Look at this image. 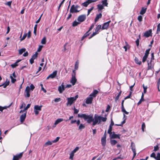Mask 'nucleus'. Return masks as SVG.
Wrapping results in <instances>:
<instances>
[{"mask_svg": "<svg viewBox=\"0 0 160 160\" xmlns=\"http://www.w3.org/2000/svg\"><path fill=\"white\" fill-rule=\"evenodd\" d=\"M74 155V153L72 152L70 154L69 159H72Z\"/></svg>", "mask_w": 160, "mask_h": 160, "instance_id": "09e8293b", "label": "nucleus"}, {"mask_svg": "<svg viewBox=\"0 0 160 160\" xmlns=\"http://www.w3.org/2000/svg\"><path fill=\"white\" fill-rule=\"evenodd\" d=\"M102 17V14L101 13L97 15L96 17L94 19V21L95 22H97L99 19L101 18Z\"/></svg>", "mask_w": 160, "mask_h": 160, "instance_id": "aec40b11", "label": "nucleus"}, {"mask_svg": "<svg viewBox=\"0 0 160 160\" xmlns=\"http://www.w3.org/2000/svg\"><path fill=\"white\" fill-rule=\"evenodd\" d=\"M146 10L147 8H144L143 7L142 8L140 13L141 14L143 15L146 12Z\"/></svg>", "mask_w": 160, "mask_h": 160, "instance_id": "a878e982", "label": "nucleus"}, {"mask_svg": "<svg viewBox=\"0 0 160 160\" xmlns=\"http://www.w3.org/2000/svg\"><path fill=\"white\" fill-rule=\"evenodd\" d=\"M27 33L28 38H29L31 36V32L30 30Z\"/></svg>", "mask_w": 160, "mask_h": 160, "instance_id": "338daca9", "label": "nucleus"}, {"mask_svg": "<svg viewBox=\"0 0 160 160\" xmlns=\"http://www.w3.org/2000/svg\"><path fill=\"white\" fill-rule=\"evenodd\" d=\"M98 91L97 90H94L93 92L90 94L89 96L93 97H96L97 94L98 93Z\"/></svg>", "mask_w": 160, "mask_h": 160, "instance_id": "dca6fc26", "label": "nucleus"}, {"mask_svg": "<svg viewBox=\"0 0 160 160\" xmlns=\"http://www.w3.org/2000/svg\"><path fill=\"white\" fill-rule=\"evenodd\" d=\"M121 155H120L119 156L116 157V158H113V159H115V160H117L118 159H122L123 158V156L121 157Z\"/></svg>", "mask_w": 160, "mask_h": 160, "instance_id": "e2e57ef3", "label": "nucleus"}, {"mask_svg": "<svg viewBox=\"0 0 160 160\" xmlns=\"http://www.w3.org/2000/svg\"><path fill=\"white\" fill-rule=\"evenodd\" d=\"M30 90L29 88V86H27L26 88L25 92L26 94H24V96L26 98H29L30 96Z\"/></svg>", "mask_w": 160, "mask_h": 160, "instance_id": "0eeeda50", "label": "nucleus"}, {"mask_svg": "<svg viewBox=\"0 0 160 160\" xmlns=\"http://www.w3.org/2000/svg\"><path fill=\"white\" fill-rule=\"evenodd\" d=\"M156 159L157 160H160V153H158L157 154V156L156 157Z\"/></svg>", "mask_w": 160, "mask_h": 160, "instance_id": "6e6d98bb", "label": "nucleus"}, {"mask_svg": "<svg viewBox=\"0 0 160 160\" xmlns=\"http://www.w3.org/2000/svg\"><path fill=\"white\" fill-rule=\"evenodd\" d=\"M89 32L88 31L84 34V35L82 37L81 40H82L84 38L88 37L90 34Z\"/></svg>", "mask_w": 160, "mask_h": 160, "instance_id": "bb28decb", "label": "nucleus"}, {"mask_svg": "<svg viewBox=\"0 0 160 160\" xmlns=\"http://www.w3.org/2000/svg\"><path fill=\"white\" fill-rule=\"evenodd\" d=\"M81 10V9L79 10H78L77 8H76L75 5H73L71 6L70 12V13H77L79 12Z\"/></svg>", "mask_w": 160, "mask_h": 160, "instance_id": "423d86ee", "label": "nucleus"}, {"mask_svg": "<svg viewBox=\"0 0 160 160\" xmlns=\"http://www.w3.org/2000/svg\"><path fill=\"white\" fill-rule=\"evenodd\" d=\"M159 149L158 144L154 147V151H156L158 150Z\"/></svg>", "mask_w": 160, "mask_h": 160, "instance_id": "0e129e2a", "label": "nucleus"}, {"mask_svg": "<svg viewBox=\"0 0 160 160\" xmlns=\"http://www.w3.org/2000/svg\"><path fill=\"white\" fill-rule=\"evenodd\" d=\"M111 22L110 20L109 21L107 22L104 23L101 28L102 30L107 29L109 26V23Z\"/></svg>", "mask_w": 160, "mask_h": 160, "instance_id": "9d476101", "label": "nucleus"}, {"mask_svg": "<svg viewBox=\"0 0 160 160\" xmlns=\"http://www.w3.org/2000/svg\"><path fill=\"white\" fill-rule=\"evenodd\" d=\"M80 23V22H77L76 21H74L72 24V26L73 27H75L77 25H78V24H79Z\"/></svg>", "mask_w": 160, "mask_h": 160, "instance_id": "f704fd0d", "label": "nucleus"}, {"mask_svg": "<svg viewBox=\"0 0 160 160\" xmlns=\"http://www.w3.org/2000/svg\"><path fill=\"white\" fill-rule=\"evenodd\" d=\"M97 32L95 31V32H93L92 34L91 35L90 37H89V39H90L92 38V37L95 36L98 33H97Z\"/></svg>", "mask_w": 160, "mask_h": 160, "instance_id": "5fc2aeb1", "label": "nucleus"}, {"mask_svg": "<svg viewBox=\"0 0 160 160\" xmlns=\"http://www.w3.org/2000/svg\"><path fill=\"white\" fill-rule=\"evenodd\" d=\"M35 88V87L32 84H31L30 87H29V88L32 91Z\"/></svg>", "mask_w": 160, "mask_h": 160, "instance_id": "de8ad7c7", "label": "nucleus"}, {"mask_svg": "<svg viewBox=\"0 0 160 160\" xmlns=\"http://www.w3.org/2000/svg\"><path fill=\"white\" fill-rule=\"evenodd\" d=\"M135 62L136 63L139 65H141V62L136 57L135 58Z\"/></svg>", "mask_w": 160, "mask_h": 160, "instance_id": "7c9ffc66", "label": "nucleus"}, {"mask_svg": "<svg viewBox=\"0 0 160 160\" xmlns=\"http://www.w3.org/2000/svg\"><path fill=\"white\" fill-rule=\"evenodd\" d=\"M98 121L99 124H101L102 122H105L107 120V118L106 117H103L101 115H98Z\"/></svg>", "mask_w": 160, "mask_h": 160, "instance_id": "6e6552de", "label": "nucleus"}, {"mask_svg": "<svg viewBox=\"0 0 160 160\" xmlns=\"http://www.w3.org/2000/svg\"><path fill=\"white\" fill-rule=\"evenodd\" d=\"M142 18L141 15H139L138 17V20L139 22H141L142 21Z\"/></svg>", "mask_w": 160, "mask_h": 160, "instance_id": "4d7b16f0", "label": "nucleus"}, {"mask_svg": "<svg viewBox=\"0 0 160 160\" xmlns=\"http://www.w3.org/2000/svg\"><path fill=\"white\" fill-rule=\"evenodd\" d=\"M12 102H11L10 104L8 106H5L4 107H2V108L3 109V110L4 109H7L8 108H9L10 106H11L12 105Z\"/></svg>", "mask_w": 160, "mask_h": 160, "instance_id": "a18cd8bd", "label": "nucleus"}, {"mask_svg": "<svg viewBox=\"0 0 160 160\" xmlns=\"http://www.w3.org/2000/svg\"><path fill=\"white\" fill-rule=\"evenodd\" d=\"M27 112L22 114L20 117V121L21 123H23L25 121L26 117Z\"/></svg>", "mask_w": 160, "mask_h": 160, "instance_id": "ddd939ff", "label": "nucleus"}, {"mask_svg": "<svg viewBox=\"0 0 160 160\" xmlns=\"http://www.w3.org/2000/svg\"><path fill=\"white\" fill-rule=\"evenodd\" d=\"M12 3V1H8V2H7L6 3H5V4L6 5H8V6H9V7H10L11 6Z\"/></svg>", "mask_w": 160, "mask_h": 160, "instance_id": "864d4df0", "label": "nucleus"}, {"mask_svg": "<svg viewBox=\"0 0 160 160\" xmlns=\"http://www.w3.org/2000/svg\"><path fill=\"white\" fill-rule=\"evenodd\" d=\"M93 98L89 96V97H88L86 101V103L87 104H90L92 103L93 100Z\"/></svg>", "mask_w": 160, "mask_h": 160, "instance_id": "4468645a", "label": "nucleus"}, {"mask_svg": "<svg viewBox=\"0 0 160 160\" xmlns=\"http://www.w3.org/2000/svg\"><path fill=\"white\" fill-rule=\"evenodd\" d=\"M78 95H77L74 97H72L70 98H68V102L67 103V105L68 106L69 105H71L73 103L74 101H75L78 98Z\"/></svg>", "mask_w": 160, "mask_h": 160, "instance_id": "f03ea898", "label": "nucleus"}, {"mask_svg": "<svg viewBox=\"0 0 160 160\" xmlns=\"http://www.w3.org/2000/svg\"><path fill=\"white\" fill-rule=\"evenodd\" d=\"M79 148L78 147H77L76 148L72 151V152L74 153H75L78 150Z\"/></svg>", "mask_w": 160, "mask_h": 160, "instance_id": "13d9d810", "label": "nucleus"}, {"mask_svg": "<svg viewBox=\"0 0 160 160\" xmlns=\"http://www.w3.org/2000/svg\"><path fill=\"white\" fill-rule=\"evenodd\" d=\"M102 4L104 7H107L108 4L107 0H102L101 2Z\"/></svg>", "mask_w": 160, "mask_h": 160, "instance_id": "412c9836", "label": "nucleus"}, {"mask_svg": "<svg viewBox=\"0 0 160 160\" xmlns=\"http://www.w3.org/2000/svg\"><path fill=\"white\" fill-rule=\"evenodd\" d=\"M26 49L25 48H22L19 50V54L20 55L22 54L23 52H24Z\"/></svg>", "mask_w": 160, "mask_h": 160, "instance_id": "cd10ccee", "label": "nucleus"}, {"mask_svg": "<svg viewBox=\"0 0 160 160\" xmlns=\"http://www.w3.org/2000/svg\"><path fill=\"white\" fill-rule=\"evenodd\" d=\"M101 28V25H99L95 29V31L98 32Z\"/></svg>", "mask_w": 160, "mask_h": 160, "instance_id": "c03bdc74", "label": "nucleus"}, {"mask_svg": "<svg viewBox=\"0 0 160 160\" xmlns=\"http://www.w3.org/2000/svg\"><path fill=\"white\" fill-rule=\"evenodd\" d=\"M31 104H28L27 105L26 107L24 108L23 110H21L19 112L20 113L25 112L27 110L28 108H29Z\"/></svg>", "mask_w": 160, "mask_h": 160, "instance_id": "6ab92c4d", "label": "nucleus"}, {"mask_svg": "<svg viewBox=\"0 0 160 160\" xmlns=\"http://www.w3.org/2000/svg\"><path fill=\"white\" fill-rule=\"evenodd\" d=\"M150 50V48H149L147 50L145 51V53L144 55H146V56H148V54L149 53V51Z\"/></svg>", "mask_w": 160, "mask_h": 160, "instance_id": "49530a36", "label": "nucleus"}, {"mask_svg": "<svg viewBox=\"0 0 160 160\" xmlns=\"http://www.w3.org/2000/svg\"><path fill=\"white\" fill-rule=\"evenodd\" d=\"M148 56H146V55H144V56L143 57L142 60V62H144L146 61V60L148 58Z\"/></svg>", "mask_w": 160, "mask_h": 160, "instance_id": "603ef678", "label": "nucleus"}, {"mask_svg": "<svg viewBox=\"0 0 160 160\" xmlns=\"http://www.w3.org/2000/svg\"><path fill=\"white\" fill-rule=\"evenodd\" d=\"M42 106H39L38 105L34 106V111L36 115H37L39 113V111L41 110V108Z\"/></svg>", "mask_w": 160, "mask_h": 160, "instance_id": "20e7f679", "label": "nucleus"}, {"mask_svg": "<svg viewBox=\"0 0 160 160\" xmlns=\"http://www.w3.org/2000/svg\"><path fill=\"white\" fill-rule=\"evenodd\" d=\"M112 127H111V126H109V128L108 131V133L109 134V135H111L112 134Z\"/></svg>", "mask_w": 160, "mask_h": 160, "instance_id": "c9c22d12", "label": "nucleus"}, {"mask_svg": "<svg viewBox=\"0 0 160 160\" xmlns=\"http://www.w3.org/2000/svg\"><path fill=\"white\" fill-rule=\"evenodd\" d=\"M93 115L90 114L89 115H87L85 114H78V117L82 118L84 120L86 121L88 123H90L92 122V125L95 126L96 124H99L98 115L95 114L94 116V119L93 118Z\"/></svg>", "mask_w": 160, "mask_h": 160, "instance_id": "f257e3e1", "label": "nucleus"}, {"mask_svg": "<svg viewBox=\"0 0 160 160\" xmlns=\"http://www.w3.org/2000/svg\"><path fill=\"white\" fill-rule=\"evenodd\" d=\"M120 134H115L114 132H113L112 134L110 135V137L111 139V138H118L120 139Z\"/></svg>", "mask_w": 160, "mask_h": 160, "instance_id": "1a4fd4ad", "label": "nucleus"}, {"mask_svg": "<svg viewBox=\"0 0 160 160\" xmlns=\"http://www.w3.org/2000/svg\"><path fill=\"white\" fill-rule=\"evenodd\" d=\"M73 110H74V114L78 113L79 111V110H78V109H76L75 108H73Z\"/></svg>", "mask_w": 160, "mask_h": 160, "instance_id": "052dcab7", "label": "nucleus"}, {"mask_svg": "<svg viewBox=\"0 0 160 160\" xmlns=\"http://www.w3.org/2000/svg\"><path fill=\"white\" fill-rule=\"evenodd\" d=\"M11 80V82L12 83H14L16 81V80L15 78H13L12 76L11 75L10 77Z\"/></svg>", "mask_w": 160, "mask_h": 160, "instance_id": "4c0bfd02", "label": "nucleus"}, {"mask_svg": "<svg viewBox=\"0 0 160 160\" xmlns=\"http://www.w3.org/2000/svg\"><path fill=\"white\" fill-rule=\"evenodd\" d=\"M60 138L59 137H57L56 139L54 140L51 141V145L52 144V143H55L57 142L59 140Z\"/></svg>", "mask_w": 160, "mask_h": 160, "instance_id": "58836bf2", "label": "nucleus"}, {"mask_svg": "<svg viewBox=\"0 0 160 160\" xmlns=\"http://www.w3.org/2000/svg\"><path fill=\"white\" fill-rule=\"evenodd\" d=\"M85 127L84 125L82 124H80L79 127L78 129L79 130H82V129H84L85 128Z\"/></svg>", "mask_w": 160, "mask_h": 160, "instance_id": "79ce46f5", "label": "nucleus"}, {"mask_svg": "<svg viewBox=\"0 0 160 160\" xmlns=\"http://www.w3.org/2000/svg\"><path fill=\"white\" fill-rule=\"evenodd\" d=\"M27 36V33H25L24 35H23L20 41H22L24 40L25 38H26V36Z\"/></svg>", "mask_w": 160, "mask_h": 160, "instance_id": "3c124183", "label": "nucleus"}, {"mask_svg": "<svg viewBox=\"0 0 160 160\" xmlns=\"http://www.w3.org/2000/svg\"><path fill=\"white\" fill-rule=\"evenodd\" d=\"M110 142L111 143V144L112 146H114L117 143V141H116L115 140H111L110 141Z\"/></svg>", "mask_w": 160, "mask_h": 160, "instance_id": "c85d7f7f", "label": "nucleus"}, {"mask_svg": "<svg viewBox=\"0 0 160 160\" xmlns=\"http://www.w3.org/2000/svg\"><path fill=\"white\" fill-rule=\"evenodd\" d=\"M8 81V79H6V80L5 82L3 84H4L3 85V88H6V87L8 86L10 83V82L9 81Z\"/></svg>", "mask_w": 160, "mask_h": 160, "instance_id": "393cba45", "label": "nucleus"}, {"mask_svg": "<svg viewBox=\"0 0 160 160\" xmlns=\"http://www.w3.org/2000/svg\"><path fill=\"white\" fill-rule=\"evenodd\" d=\"M122 111L124 113V114H128L129 112L126 111L124 108V107H121Z\"/></svg>", "mask_w": 160, "mask_h": 160, "instance_id": "e433bc0d", "label": "nucleus"}, {"mask_svg": "<svg viewBox=\"0 0 160 160\" xmlns=\"http://www.w3.org/2000/svg\"><path fill=\"white\" fill-rule=\"evenodd\" d=\"M76 72L75 70L72 71V78L71 81V83L73 85L75 84L76 81L77 79L75 77Z\"/></svg>", "mask_w": 160, "mask_h": 160, "instance_id": "7ed1b4c3", "label": "nucleus"}, {"mask_svg": "<svg viewBox=\"0 0 160 160\" xmlns=\"http://www.w3.org/2000/svg\"><path fill=\"white\" fill-rule=\"evenodd\" d=\"M79 65V62L78 60L76 61L74 66V68L76 70H77L78 68Z\"/></svg>", "mask_w": 160, "mask_h": 160, "instance_id": "72a5a7b5", "label": "nucleus"}, {"mask_svg": "<svg viewBox=\"0 0 160 160\" xmlns=\"http://www.w3.org/2000/svg\"><path fill=\"white\" fill-rule=\"evenodd\" d=\"M97 6L98 11H101L104 8V6L102 4H99L97 5Z\"/></svg>", "mask_w": 160, "mask_h": 160, "instance_id": "5701e85b", "label": "nucleus"}, {"mask_svg": "<svg viewBox=\"0 0 160 160\" xmlns=\"http://www.w3.org/2000/svg\"><path fill=\"white\" fill-rule=\"evenodd\" d=\"M25 104L24 102H22L20 107V109H21L23 108L24 106H25Z\"/></svg>", "mask_w": 160, "mask_h": 160, "instance_id": "69168bd1", "label": "nucleus"}, {"mask_svg": "<svg viewBox=\"0 0 160 160\" xmlns=\"http://www.w3.org/2000/svg\"><path fill=\"white\" fill-rule=\"evenodd\" d=\"M93 7H91L90 9L88 10V15L90 13V12H91V11L93 9Z\"/></svg>", "mask_w": 160, "mask_h": 160, "instance_id": "774afa93", "label": "nucleus"}, {"mask_svg": "<svg viewBox=\"0 0 160 160\" xmlns=\"http://www.w3.org/2000/svg\"><path fill=\"white\" fill-rule=\"evenodd\" d=\"M144 101V94L143 93H142V95L141 96V99L139 100L138 102V105H139L142 102Z\"/></svg>", "mask_w": 160, "mask_h": 160, "instance_id": "4be33fe9", "label": "nucleus"}, {"mask_svg": "<svg viewBox=\"0 0 160 160\" xmlns=\"http://www.w3.org/2000/svg\"><path fill=\"white\" fill-rule=\"evenodd\" d=\"M41 43L43 44H45L46 43V38L45 37H43Z\"/></svg>", "mask_w": 160, "mask_h": 160, "instance_id": "a19ab883", "label": "nucleus"}, {"mask_svg": "<svg viewBox=\"0 0 160 160\" xmlns=\"http://www.w3.org/2000/svg\"><path fill=\"white\" fill-rule=\"evenodd\" d=\"M152 30L151 29H150L148 31H146L144 32L143 36L146 38H148L150 36H152Z\"/></svg>", "mask_w": 160, "mask_h": 160, "instance_id": "f8f14e48", "label": "nucleus"}, {"mask_svg": "<svg viewBox=\"0 0 160 160\" xmlns=\"http://www.w3.org/2000/svg\"><path fill=\"white\" fill-rule=\"evenodd\" d=\"M38 53L37 52H36L35 54H33L32 57V58L33 59H35L37 57H38Z\"/></svg>", "mask_w": 160, "mask_h": 160, "instance_id": "ea45409f", "label": "nucleus"}, {"mask_svg": "<svg viewBox=\"0 0 160 160\" xmlns=\"http://www.w3.org/2000/svg\"><path fill=\"white\" fill-rule=\"evenodd\" d=\"M160 32V23H159L157 26V33H159Z\"/></svg>", "mask_w": 160, "mask_h": 160, "instance_id": "37998d69", "label": "nucleus"}, {"mask_svg": "<svg viewBox=\"0 0 160 160\" xmlns=\"http://www.w3.org/2000/svg\"><path fill=\"white\" fill-rule=\"evenodd\" d=\"M21 61V59H19L17 60L16 62H14L13 64H12L11 65V67L12 68H14L16 67L18 65V63L19 62Z\"/></svg>", "mask_w": 160, "mask_h": 160, "instance_id": "a211bd4d", "label": "nucleus"}, {"mask_svg": "<svg viewBox=\"0 0 160 160\" xmlns=\"http://www.w3.org/2000/svg\"><path fill=\"white\" fill-rule=\"evenodd\" d=\"M101 143L103 147L105 146L106 145V139L102 138L101 139Z\"/></svg>", "mask_w": 160, "mask_h": 160, "instance_id": "b1692460", "label": "nucleus"}, {"mask_svg": "<svg viewBox=\"0 0 160 160\" xmlns=\"http://www.w3.org/2000/svg\"><path fill=\"white\" fill-rule=\"evenodd\" d=\"M57 71L55 70L51 74V78H54L57 77L58 78V77L57 76Z\"/></svg>", "mask_w": 160, "mask_h": 160, "instance_id": "f3484780", "label": "nucleus"}, {"mask_svg": "<svg viewBox=\"0 0 160 160\" xmlns=\"http://www.w3.org/2000/svg\"><path fill=\"white\" fill-rule=\"evenodd\" d=\"M23 152H21L19 154H17L14 155L12 160H19L22 157Z\"/></svg>", "mask_w": 160, "mask_h": 160, "instance_id": "39448f33", "label": "nucleus"}, {"mask_svg": "<svg viewBox=\"0 0 160 160\" xmlns=\"http://www.w3.org/2000/svg\"><path fill=\"white\" fill-rule=\"evenodd\" d=\"M131 147L132 151H136L134 143L132 142L131 143Z\"/></svg>", "mask_w": 160, "mask_h": 160, "instance_id": "c756f323", "label": "nucleus"}, {"mask_svg": "<svg viewBox=\"0 0 160 160\" xmlns=\"http://www.w3.org/2000/svg\"><path fill=\"white\" fill-rule=\"evenodd\" d=\"M143 88V92L145 93L147 92V86H145L144 84L142 85Z\"/></svg>", "mask_w": 160, "mask_h": 160, "instance_id": "8fccbe9b", "label": "nucleus"}, {"mask_svg": "<svg viewBox=\"0 0 160 160\" xmlns=\"http://www.w3.org/2000/svg\"><path fill=\"white\" fill-rule=\"evenodd\" d=\"M91 2H90L89 1H88V0L87 1L83 3L82 4L84 6L87 7L88 6V5Z\"/></svg>", "mask_w": 160, "mask_h": 160, "instance_id": "473e14b6", "label": "nucleus"}, {"mask_svg": "<svg viewBox=\"0 0 160 160\" xmlns=\"http://www.w3.org/2000/svg\"><path fill=\"white\" fill-rule=\"evenodd\" d=\"M145 128V125L144 122H143L142 125V131L144 132V129Z\"/></svg>", "mask_w": 160, "mask_h": 160, "instance_id": "bf43d9fd", "label": "nucleus"}, {"mask_svg": "<svg viewBox=\"0 0 160 160\" xmlns=\"http://www.w3.org/2000/svg\"><path fill=\"white\" fill-rule=\"evenodd\" d=\"M150 157L152 158H153L155 159L156 158V154L154 152H152L150 155Z\"/></svg>", "mask_w": 160, "mask_h": 160, "instance_id": "680f3d73", "label": "nucleus"}, {"mask_svg": "<svg viewBox=\"0 0 160 160\" xmlns=\"http://www.w3.org/2000/svg\"><path fill=\"white\" fill-rule=\"evenodd\" d=\"M63 121V118H60L58 119L55 122H56V124H57L59 123L60 122H62Z\"/></svg>", "mask_w": 160, "mask_h": 160, "instance_id": "2f4dec72", "label": "nucleus"}, {"mask_svg": "<svg viewBox=\"0 0 160 160\" xmlns=\"http://www.w3.org/2000/svg\"><path fill=\"white\" fill-rule=\"evenodd\" d=\"M86 18V16L85 15H82L79 16L78 19V21L80 22H83Z\"/></svg>", "mask_w": 160, "mask_h": 160, "instance_id": "9b49d317", "label": "nucleus"}, {"mask_svg": "<svg viewBox=\"0 0 160 160\" xmlns=\"http://www.w3.org/2000/svg\"><path fill=\"white\" fill-rule=\"evenodd\" d=\"M65 90V87L64 86L63 83L61 85V86H59L58 88V90L59 93H61Z\"/></svg>", "mask_w": 160, "mask_h": 160, "instance_id": "2eb2a0df", "label": "nucleus"}]
</instances>
